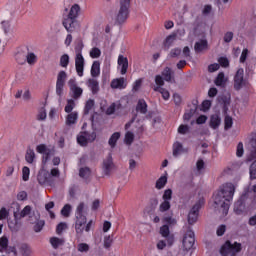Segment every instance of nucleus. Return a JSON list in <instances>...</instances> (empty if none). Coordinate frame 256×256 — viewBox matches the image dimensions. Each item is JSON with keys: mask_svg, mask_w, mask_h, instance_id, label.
Returning a JSON list of instances; mask_svg holds the SVG:
<instances>
[{"mask_svg": "<svg viewBox=\"0 0 256 256\" xmlns=\"http://www.w3.org/2000/svg\"><path fill=\"white\" fill-rule=\"evenodd\" d=\"M65 229H67V223H65V222L59 223L56 227L57 235H61L63 233V231H65Z\"/></svg>", "mask_w": 256, "mask_h": 256, "instance_id": "51", "label": "nucleus"}, {"mask_svg": "<svg viewBox=\"0 0 256 256\" xmlns=\"http://www.w3.org/2000/svg\"><path fill=\"white\" fill-rule=\"evenodd\" d=\"M233 32H226L224 34V42L225 43H231L233 41Z\"/></svg>", "mask_w": 256, "mask_h": 256, "instance_id": "62", "label": "nucleus"}, {"mask_svg": "<svg viewBox=\"0 0 256 256\" xmlns=\"http://www.w3.org/2000/svg\"><path fill=\"white\" fill-rule=\"evenodd\" d=\"M173 197V191L171 189H167L164 191L162 196L163 201H170Z\"/></svg>", "mask_w": 256, "mask_h": 256, "instance_id": "50", "label": "nucleus"}, {"mask_svg": "<svg viewBox=\"0 0 256 256\" xmlns=\"http://www.w3.org/2000/svg\"><path fill=\"white\" fill-rule=\"evenodd\" d=\"M135 141V135L132 132H127L125 135V143L126 145H131Z\"/></svg>", "mask_w": 256, "mask_h": 256, "instance_id": "47", "label": "nucleus"}, {"mask_svg": "<svg viewBox=\"0 0 256 256\" xmlns=\"http://www.w3.org/2000/svg\"><path fill=\"white\" fill-rule=\"evenodd\" d=\"M251 193H254V195H256V184L248 187V189L246 190V197H251Z\"/></svg>", "mask_w": 256, "mask_h": 256, "instance_id": "64", "label": "nucleus"}, {"mask_svg": "<svg viewBox=\"0 0 256 256\" xmlns=\"http://www.w3.org/2000/svg\"><path fill=\"white\" fill-rule=\"evenodd\" d=\"M30 223H36L34 225V231L35 233H39L43 230V227H45V221L40 220L39 221V215H34L29 217Z\"/></svg>", "mask_w": 256, "mask_h": 256, "instance_id": "13", "label": "nucleus"}, {"mask_svg": "<svg viewBox=\"0 0 256 256\" xmlns=\"http://www.w3.org/2000/svg\"><path fill=\"white\" fill-rule=\"evenodd\" d=\"M60 66H62L64 69H67L69 66V56L67 54H63L60 57Z\"/></svg>", "mask_w": 256, "mask_h": 256, "instance_id": "44", "label": "nucleus"}, {"mask_svg": "<svg viewBox=\"0 0 256 256\" xmlns=\"http://www.w3.org/2000/svg\"><path fill=\"white\" fill-rule=\"evenodd\" d=\"M121 138V133L115 132L111 135V137L108 140V144L112 149H114L115 145H117V141Z\"/></svg>", "mask_w": 256, "mask_h": 256, "instance_id": "27", "label": "nucleus"}, {"mask_svg": "<svg viewBox=\"0 0 256 256\" xmlns=\"http://www.w3.org/2000/svg\"><path fill=\"white\" fill-rule=\"evenodd\" d=\"M224 129H231V127H233V118H231L230 116H226L224 119Z\"/></svg>", "mask_w": 256, "mask_h": 256, "instance_id": "55", "label": "nucleus"}, {"mask_svg": "<svg viewBox=\"0 0 256 256\" xmlns=\"http://www.w3.org/2000/svg\"><path fill=\"white\" fill-rule=\"evenodd\" d=\"M25 160L27 163L32 164L35 161V150L28 148L26 150Z\"/></svg>", "mask_w": 256, "mask_h": 256, "instance_id": "30", "label": "nucleus"}, {"mask_svg": "<svg viewBox=\"0 0 256 256\" xmlns=\"http://www.w3.org/2000/svg\"><path fill=\"white\" fill-rule=\"evenodd\" d=\"M93 107H95V100H88L85 104V108H84V114L85 115H89L91 109H93Z\"/></svg>", "mask_w": 256, "mask_h": 256, "instance_id": "40", "label": "nucleus"}, {"mask_svg": "<svg viewBox=\"0 0 256 256\" xmlns=\"http://www.w3.org/2000/svg\"><path fill=\"white\" fill-rule=\"evenodd\" d=\"M178 133L180 135H187V133H189V126L182 124L178 127Z\"/></svg>", "mask_w": 256, "mask_h": 256, "instance_id": "53", "label": "nucleus"}, {"mask_svg": "<svg viewBox=\"0 0 256 256\" xmlns=\"http://www.w3.org/2000/svg\"><path fill=\"white\" fill-rule=\"evenodd\" d=\"M182 243L186 251L193 249V246L195 245V232H193V230H188Z\"/></svg>", "mask_w": 256, "mask_h": 256, "instance_id": "9", "label": "nucleus"}, {"mask_svg": "<svg viewBox=\"0 0 256 256\" xmlns=\"http://www.w3.org/2000/svg\"><path fill=\"white\" fill-rule=\"evenodd\" d=\"M171 209V202L168 200H163V202L159 206L160 213H165Z\"/></svg>", "mask_w": 256, "mask_h": 256, "instance_id": "35", "label": "nucleus"}, {"mask_svg": "<svg viewBox=\"0 0 256 256\" xmlns=\"http://www.w3.org/2000/svg\"><path fill=\"white\" fill-rule=\"evenodd\" d=\"M77 119H79V113H77L76 111L69 113L66 116V125L68 127H71L72 125H76L77 124Z\"/></svg>", "mask_w": 256, "mask_h": 256, "instance_id": "19", "label": "nucleus"}, {"mask_svg": "<svg viewBox=\"0 0 256 256\" xmlns=\"http://www.w3.org/2000/svg\"><path fill=\"white\" fill-rule=\"evenodd\" d=\"M77 249L80 253H87V251H89V244L80 243V244H78Z\"/></svg>", "mask_w": 256, "mask_h": 256, "instance_id": "56", "label": "nucleus"}, {"mask_svg": "<svg viewBox=\"0 0 256 256\" xmlns=\"http://www.w3.org/2000/svg\"><path fill=\"white\" fill-rule=\"evenodd\" d=\"M31 213V206H26L24 209L20 212V219H23V217H27Z\"/></svg>", "mask_w": 256, "mask_h": 256, "instance_id": "61", "label": "nucleus"}, {"mask_svg": "<svg viewBox=\"0 0 256 256\" xmlns=\"http://www.w3.org/2000/svg\"><path fill=\"white\" fill-rule=\"evenodd\" d=\"M87 87L93 93V95H97L99 93V81L95 78H90L86 82Z\"/></svg>", "mask_w": 256, "mask_h": 256, "instance_id": "15", "label": "nucleus"}, {"mask_svg": "<svg viewBox=\"0 0 256 256\" xmlns=\"http://www.w3.org/2000/svg\"><path fill=\"white\" fill-rule=\"evenodd\" d=\"M85 209V203H80L75 212V231L77 235H83V232L86 231L89 233L91 231V225H93V221L90 220L87 223V216L83 214Z\"/></svg>", "mask_w": 256, "mask_h": 256, "instance_id": "2", "label": "nucleus"}, {"mask_svg": "<svg viewBox=\"0 0 256 256\" xmlns=\"http://www.w3.org/2000/svg\"><path fill=\"white\" fill-rule=\"evenodd\" d=\"M75 68L79 77H83V71H85V58L83 55L75 56Z\"/></svg>", "mask_w": 256, "mask_h": 256, "instance_id": "12", "label": "nucleus"}, {"mask_svg": "<svg viewBox=\"0 0 256 256\" xmlns=\"http://www.w3.org/2000/svg\"><path fill=\"white\" fill-rule=\"evenodd\" d=\"M160 235H162V237H167L168 235H170L168 225H163L162 227H160Z\"/></svg>", "mask_w": 256, "mask_h": 256, "instance_id": "57", "label": "nucleus"}, {"mask_svg": "<svg viewBox=\"0 0 256 256\" xmlns=\"http://www.w3.org/2000/svg\"><path fill=\"white\" fill-rule=\"evenodd\" d=\"M136 111L142 115L147 114V102L143 99H140L136 105Z\"/></svg>", "mask_w": 256, "mask_h": 256, "instance_id": "23", "label": "nucleus"}, {"mask_svg": "<svg viewBox=\"0 0 256 256\" xmlns=\"http://www.w3.org/2000/svg\"><path fill=\"white\" fill-rule=\"evenodd\" d=\"M175 41H177V34H170L168 37H166L163 43L164 49L166 51H169V48L171 47V45H173V43H175Z\"/></svg>", "mask_w": 256, "mask_h": 256, "instance_id": "20", "label": "nucleus"}, {"mask_svg": "<svg viewBox=\"0 0 256 256\" xmlns=\"http://www.w3.org/2000/svg\"><path fill=\"white\" fill-rule=\"evenodd\" d=\"M155 83H156V85L153 87H163V85H165V78H163V76H161V75H156Z\"/></svg>", "mask_w": 256, "mask_h": 256, "instance_id": "45", "label": "nucleus"}, {"mask_svg": "<svg viewBox=\"0 0 256 256\" xmlns=\"http://www.w3.org/2000/svg\"><path fill=\"white\" fill-rule=\"evenodd\" d=\"M214 83L217 87H225L227 83V78H225V73L220 72L216 79L214 80Z\"/></svg>", "mask_w": 256, "mask_h": 256, "instance_id": "22", "label": "nucleus"}, {"mask_svg": "<svg viewBox=\"0 0 256 256\" xmlns=\"http://www.w3.org/2000/svg\"><path fill=\"white\" fill-rule=\"evenodd\" d=\"M4 253H6L7 255H11L12 253L13 256H17V248L15 246H8L4 250Z\"/></svg>", "mask_w": 256, "mask_h": 256, "instance_id": "54", "label": "nucleus"}, {"mask_svg": "<svg viewBox=\"0 0 256 256\" xmlns=\"http://www.w3.org/2000/svg\"><path fill=\"white\" fill-rule=\"evenodd\" d=\"M9 246V238L7 236L0 237V253H5V249Z\"/></svg>", "mask_w": 256, "mask_h": 256, "instance_id": "33", "label": "nucleus"}, {"mask_svg": "<svg viewBox=\"0 0 256 256\" xmlns=\"http://www.w3.org/2000/svg\"><path fill=\"white\" fill-rule=\"evenodd\" d=\"M50 244L52 245L53 249H59V247H63L65 245V239L52 237L50 238Z\"/></svg>", "mask_w": 256, "mask_h": 256, "instance_id": "21", "label": "nucleus"}, {"mask_svg": "<svg viewBox=\"0 0 256 256\" xmlns=\"http://www.w3.org/2000/svg\"><path fill=\"white\" fill-rule=\"evenodd\" d=\"M65 87V84H59L56 82V95L59 97H63V88Z\"/></svg>", "mask_w": 256, "mask_h": 256, "instance_id": "59", "label": "nucleus"}, {"mask_svg": "<svg viewBox=\"0 0 256 256\" xmlns=\"http://www.w3.org/2000/svg\"><path fill=\"white\" fill-rule=\"evenodd\" d=\"M96 137L95 133L89 134L87 132H83L77 137V143L82 147H85L89 141H95Z\"/></svg>", "mask_w": 256, "mask_h": 256, "instance_id": "11", "label": "nucleus"}, {"mask_svg": "<svg viewBox=\"0 0 256 256\" xmlns=\"http://www.w3.org/2000/svg\"><path fill=\"white\" fill-rule=\"evenodd\" d=\"M112 89H125L127 87V82H125V78H116L111 81L110 84Z\"/></svg>", "mask_w": 256, "mask_h": 256, "instance_id": "18", "label": "nucleus"}, {"mask_svg": "<svg viewBox=\"0 0 256 256\" xmlns=\"http://www.w3.org/2000/svg\"><path fill=\"white\" fill-rule=\"evenodd\" d=\"M234 212L236 213V215H243V213H245V205L242 201H238L235 203Z\"/></svg>", "mask_w": 256, "mask_h": 256, "instance_id": "31", "label": "nucleus"}, {"mask_svg": "<svg viewBox=\"0 0 256 256\" xmlns=\"http://www.w3.org/2000/svg\"><path fill=\"white\" fill-rule=\"evenodd\" d=\"M234 195L235 185L233 183L223 184L214 194V203L216 207H221L222 215L226 216L229 213V207Z\"/></svg>", "mask_w": 256, "mask_h": 256, "instance_id": "1", "label": "nucleus"}, {"mask_svg": "<svg viewBox=\"0 0 256 256\" xmlns=\"http://www.w3.org/2000/svg\"><path fill=\"white\" fill-rule=\"evenodd\" d=\"M181 153H183V144H181L180 142H175L173 144V156L179 157Z\"/></svg>", "mask_w": 256, "mask_h": 256, "instance_id": "32", "label": "nucleus"}, {"mask_svg": "<svg viewBox=\"0 0 256 256\" xmlns=\"http://www.w3.org/2000/svg\"><path fill=\"white\" fill-rule=\"evenodd\" d=\"M92 77H99L101 75V63L99 61H94L91 67Z\"/></svg>", "mask_w": 256, "mask_h": 256, "instance_id": "24", "label": "nucleus"}, {"mask_svg": "<svg viewBox=\"0 0 256 256\" xmlns=\"http://www.w3.org/2000/svg\"><path fill=\"white\" fill-rule=\"evenodd\" d=\"M118 65L121 67V75H125L127 73V69H129V60L127 57L119 55Z\"/></svg>", "mask_w": 256, "mask_h": 256, "instance_id": "17", "label": "nucleus"}, {"mask_svg": "<svg viewBox=\"0 0 256 256\" xmlns=\"http://www.w3.org/2000/svg\"><path fill=\"white\" fill-rule=\"evenodd\" d=\"M73 207L70 204H65L64 207L61 209V215L63 217H69L71 215Z\"/></svg>", "mask_w": 256, "mask_h": 256, "instance_id": "38", "label": "nucleus"}, {"mask_svg": "<svg viewBox=\"0 0 256 256\" xmlns=\"http://www.w3.org/2000/svg\"><path fill=\"white\" fill-rule=\"evenodd\" d=\"M9 217V211H7V208H1L0 209V221H3Z\"/></svg>", "mask_w": 256, "mask_h": 256, "instance_id": "60", "label": "nucleus"}, {"mask_svg": "<svg viewBox=\"0 0 256 256\" xmlns=\"http://www.w3.org/2000/svg\"><path fill=\"white\" fill-rule=\"evenodd\" d=\"M252 150L250 155L248 156V161H254L256 159V139L251 141Z\"/></svg>", "mask_w": 256, "mask_h": 256, "instance_id": "36", "label": "nucleus"}, {"mask_svg": "<svg viewBox=\"0 0 256 256\" xmlns=\"http://www.w3.org/2000/svg\"><path fill=\"white\" fill-rule=\"evenodd\" d=\"M30 173H31V170L29 169V167L24 166L22 168V179H23V181H29Z\"/></svg>", "mask_w": 256, "mask_h": 256, "instance_id": "46", "label": "nucleus"}, {"mask_svg": "<svg viewBox=\"0 0 256 256\" xmlns=\"http://www.w3.org/2000/svg\"><path fill=\"white\" fill-rule=\"evenodd\" d=\"M167 185V176H162L156 181V189H163Z\"/></svg>", "mask_w": 256, "mask_h": 256, "instance_id": "41", "label": "nucleus"}, {"mask_svg": "<svg viewBox=\"0 0 256 256\" xmlns=\"http://www.w3.org/2000/svg\"><path fill=\"white\" fill-rule=\"evenodd\" d=\"M205 205V200L200 199L196 204L192 207L188 214V223L189 225H195L197 223V219L199 217V209Z\"/></svg>", "mask_w": 256, "mask_h": 256, "instance_id": "8", "label": "nucleus"}, {"mask_svg": "<svg viewBox=\"0 0 256 256\" xmlns=\"http://www.w3.org/2000/svg\"><path fill=\"white\" fill-rule=\"evenodd\" d=\"M80 11L81 7H79V4H74L67 17L63 20V26L68 33H73V31H75V25H77V17H79Z\"/></svg>", "mask_w": 256, "mask_h": 256, "instance_id": "4", "label": "nucleus"}, {"mask_svg": "<svg viewBox=\"0 0 256 256\" xmlns=\"http://www.w3.org/2000/svg\"><path fill=\"white\" fill-rule=\"evenodd\" d=\"M244 73L245 71L243 70V68H240L237 70L236 75L234 76V87L237 90L241 89V86L243 85Z\"/></svg>", "mask_w": 256, "mask_h": 256, "instance_id": "14", "label": "nucleus"}, {"mask_svg": "<svg viewBox=\"0 0 256 256\" xmlns=\"http://www.w3.org/2000/svg\"><path fill=\"white\" fill-rule=\"evenodd\" d=\"M61 176V171L59 168H52L49 171L40 170L37 176V181L40 185H48L49 187H53L55 185V178H59Z\"/></svg>", "mask_w": 256, "mask_h": 256, "instance_id": "3", "label": "nucleus"}, {"mask_svg": "<svg viewBox=\"0 0 256 256\" xmlns=\"http://www.w3.org/2000/svg\"><path fill=\"white\" fill-rule=\"evenodd\" d=\"M113 167H114L113 157L111 156V154H109V156L103 162V171H104V173L106 175H110Z\"/></svg>", "mask_w": 256, "mask_h": 256, "instance_id": "16", "label": "nucleus"}, {"mask_svg": "<svg viewBox=\"0 0 256 256\" xmlns=\"http://www.w3.org/2000/svg\"><path fill=\"white\" fill-rule=\"evenodd\" d=\"M194 49L196 53H201V51H205L207 49V40H200L195 43Z\"/></svg>", "mask_w": 256, "mask_h": 256, "instance_id": "28", "label": "nucleus"}, {"mask_svg": "<svg viewBox=\"0 0 256 256\" xmlns=\"http://www.w3.org/2000/svg\"><path fill=\"white\" fill-rule=\"evenodd\" d=\"M79 175L82 179H89V177H91V169H89V167H84L81 168L79 171Z\"/></svg>", "mask_w": 256, "mask_h": 256, "instance_id": "34", "label": "nucleus"}, {"mask_svg": "<svg viewBox=\"0 0 256 256\" xmlns=\"http://www.w3.org/2000/svg\"><path fill=\"white\" fill-rule=\"evenodd\" d=\"M20 251H22V254L24 256L31 255V247H29V245H27V244H22L20 247Z\"/></svg>", "mask_w": 256, "mask_h": 256, "instance_id": "48", "label": "nucleus"}, {"mask_svg": "<svg viewBox=\"0 0 256 256\" xmlns=\"http://www.w3.org/2000/svg\"><path fill=\"white\" fill-rule=\"evenodd\" d=\"M179 55H181V48H174L170 51L168 57L175 59V57H179Z\"/></svg>", "mask_w": 256, "mask_h": 256, "instance_id": "52", "label": "nucleus"}, {"mask_svg": "<svg viewBox=\"0 0 256 256\" xmlns=\"http://www.w3.org/2000/svg\"><path fill=\"white\" fill-rule=\"evenodd\" d=\"M73 109H75V100L73 99L67 100V104L64 108L65 113H73Z\"/></svg>", "mask_w": 256, "mask_h": 256, "instance_id": "37", "label": "nucleus"}, {"mask_svg": "<svg viewBox=\"0 0 256 256\" xmlns=\"http://www.w3.org/2000/svg\"><path fill=\"white\" fill-rule=\"evenodd\" d=\"M218 63L221 65V67H229V59L226 57H220L218 59Z\"/></svg>", "mask_w": 256, "mask_h": 256, "instance_id": "63", "label": "nucleus"}, {"mask_svg": "<svg viewBox=\"0 0 256 256\" xmlns=\"http://www.w3.org/2000/svg\"><path fill=\"white\" fill-rule=\"evenodd\" d=\"M67 80V73L65 71H60L57 76L56 83L65 85V81Z\"/></svg>", "mask_w": 256, "mask_h": 256, "instance_id": "42", "label": "nucleus"}, {"mask_svg": "<svg viewBox=\"0 0 256 256\" xmlns=\"http://www.w3.org/2000/svg\"><path fill=\"white\" fill-rule=\"evenodd\" d=\"M131 5V0H120V5L118 12L116 14V22L121 25L129 19V7Z\"/></svg>", "mask_w": 256, "mask_h": 256, "instance_id": "5", "label": "nucleus"}, {"mask_svg": "<svg viewBox=\"0 0 256 256\" xmlns=\"http://www.w3.org/2000/svg\"><path fill=\"white\" fill-rule=\"evenodd\" d=\"M153 91H155L156 93H161L164 101H169V98L171 97V94L167 91V89L163 87H153Z\"/></svg>", "mask_w": 256, "mask_h": 256, "instance_id": "25", "label": "nucleus"}, {"mask_svg": "<svg viewBox=\"0 0 256 256\" xmlns=\"http://www.w3.org/2000/svg\"><path fill=\"white\" fill-rule=\"evenodd\" d=\"M75 56L83 55V42H78L74 48Z\"/></svg>", "mask_w": 256, "mask_h": 256, "instance_id": "49", "label": "nucleus"}, {"mask_svg": "<svg viewBox=\"0 0 256 256\" xmlns=\"http://www.w3.org/2000/svg\"><path fill=\"white\" fill-rule=\"evenodd\" d=\"M250 179H256V160L250 166Z\"/></svg>", "mask_w": 256, "mask_h": 256, "instance_id": "58", "label": "nucleus"}, {"mask_svg": "<svg viewBox=\"0 0 256 256\" xmlns=\"http://www.w3.org/2000/svg\"><path fill=\"white\" fill-rule=\"evenodd\" d=\"M162 77H164V81H167V83H171L173 79V70L171 68L166 67L162 71Z\"/></svg>", "mask_w": 256, "mask_h": 256, "instance_id": "26", "label": "nucleus"}, {"mask_svg": "<svg viewBox=\"0 0 256 256\" xmlns=\"http://www.w3.org/2000/svg\"><path fill=\"white\" fill-rule=\"evenodd\" d=\"M89 55L92 59H99L101 57V49L94 47L90 50Z\"/></svg>", "mask_w": 256, "mask_h": 256, "instance_id": "43", "label": "nucleus"}, {"mask_svg": "<svg viewBox=\"0 0 256 256\" xmlns=\"http://www.w3.org/2000/svg\"><path fill=\"white\" fill-rule=\"evenodd\" d=\"M221 125V118L218 115H212L210 118V127L217 129Z\"/></svg>", "mask_w": 256, "mask_h": 256, "instance_id": "29", "label": "nucleus"}, {"mask_svg": "<svg viewBox=\"0 0 256 256\" xmlns=\"http://www.w3.org/2000/svg\"><path fill=\"white\" fill-rule=\"evenodd\" d=\"M241 249V243L232 244L231 241H226L221 247L220 253L222 256H237V253H241Z\"/></svg>", "mask_w": 256, "mask_h": 256, "instance_id": "6", "label": "nucleus"}, {"mask_svg": "<svg viewBox=\"0 0 256 256\" xmlns=\"http://www.w3.org/2000/svg\"><path fill=\"white\" fill-rule=\"evenodd\" d=\"M37 153H40L42 156V163L43 165H47L49 159L55 156V148H49L45 144H39L36 146Z\"/></svg>", "mask_w": 256, "mask_h": 256, "instance_id": "7", "label": "nucleus"}, {"mask_svg": "<svg viewBox=\"0 0 256 256\" xmlns=\"http://www.w3.org/2000/svg\"><path fill=\"white\" fill-rule=\"evenodd\" d=\"M26 60L28 65H35L37 63V55H35L33 52H30L27 54Z\"/></svg>", "mask_w": 256, "mask_h": 256, "instance_id": "39", "label": "nucleus"}, {"mask_svg": "<svg viewBox=\"0 0 256 256\" xmlns=\"http://www.w3.org/2000/svg\"><path fill=\"white\" fill-rule=\"evenodd\" d=\"M68 85L70 87V92L72 94V99H79L81 98V95H83V88L77 86V82L75 79H70L68 81Z\"/></svg>", "mask_w": 256, "mask_h": 256, "instance_id": "10", "label": "nucleus"}]
</instances>
